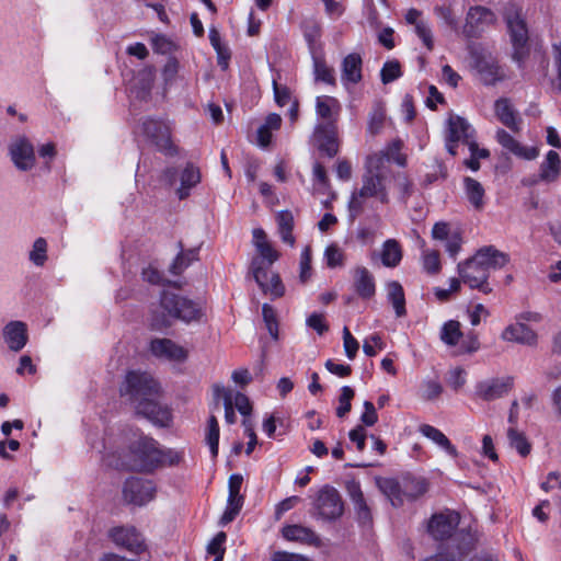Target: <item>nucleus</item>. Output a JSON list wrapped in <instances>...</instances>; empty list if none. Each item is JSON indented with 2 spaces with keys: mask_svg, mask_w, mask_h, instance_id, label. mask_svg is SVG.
Listing matches in <instances>:
<instances>
[{
  "mask_svg": "<svg viewBox=\"0 0 561 561\" xmlns=\"http://www.w3.org/2000/svg\"><path fill=\"white\" fill-rule=\"evenodd\" d=\"M313 71L317 81H322L330 85H335L336 80L334 77L333 68L329 67L324 60L320 58L313 59Z\"/></svg>",
  "mask_w": 561,
  "mask_h": 561,
  "instance_id": "a18cd8bd",
  "label": "nucleus"
},
{
  "mask_svg": "<svg viewBox=\"0 0 561 561\" xmlns=\"http://www.w3.org/2000/svg\"><path fill=\"white\" fill-rule=\"evenodd\" d=\"M459 524L456 512L446 511L432 516L428 523V533L435 540L450 538Z\"/></svg>",
  "mask_w": 561,
  "mask_h": 561,
  "instance_id": "dca6fc26",
  "label": "nucleus"
},
{
  "mask_svg": "<svg viewBox=\"0 0 561 561\" xmlns=\"http://www.w3.org/2000/svg\"><path fill=\"white\" fill-rule=\"evenodd\" d=\"M387 297L391 302L397 317H403L405 314V298L404 291L399 282L392 280L387 284Z\"/></svg>",
  "mask_w": 561,
  "mask_h": 561,
  "instance_id": "e433bc0d",
  "label": "nucleus"
},
{
  "mask_svg": "<svg viewBox=\"0 0 561 561\" xmlns=\"http://www.w3.org/2000/svg\"><path fill=\"white\" fill-rule=\"evenodd\" d=\"M388 178L389 170L386 168V158L380 154H369L365 162L362 187L353 192L348 202V209L353 217L363 211L369 198H375L381 204L389 202Z\"/></svg>",
  "mask_w": 561,
  "mask_h": 561,
  "instance_id": "f03ea898",
  "label": "nucleus"
},
{
  "mask_svg": "<svg viewBox=\"0 0 561 561\" xmlns=\"http://www.w3.org/2000/svg\"><path fill=\"white\" fill-rule=\"evenodd\" d=\"M123 494L126 502L142 506L153 500L156 485L151 480L130 478L124 484Z\"/></svg>",
  "mask_w": 561,
  "mask_h": 561,
  "instance_id": "ddd939ff",
  "label": "nucleus"
},
{
  "mask_svg": "<svg viewBox=\"0 0 561 561\" xmlns=\"http://www.w3.org/2000/svg\"><path fill=\"white\" fill-rule=\"evenodd\" d=\"M507 439L510 443V446L517 450V453L526 457L530 453V444L528 443L527 438L525 437L524 433L518 432L515 426H511L507 430Z\"/></svg>",
  "mask_w": 561,
  "mask_h": 561,
  "instance_id": "37998d69",
  "label": "nucleus"
},
{
  "mask_svg": "<svg viewBox=\"0 0 561 561\" xmlns=\"http://www.w3.org/2000/svg\"><path fill=\"white\" fill-rule=\"evenodd\" d=\"M474 130L470 124L460 116H450L448 119V131L446 136V149L451 156L457 154L459 141L468 145L473 138Z\"/></svg>",
  "mask_w": 561,
  "mask_h": 561,
  "instance_id": "4468645a",
  "label": "nucleus"
},
{
  "mask_svg": "<svg viewBox=\"0 0 561 561\" xmlns=\"http://www.w3.org/2000/svg\"><path fill=\"white\" fill-rule=\"evenodd\" d=\"M202 175L199 169L193 163H187L180 173V186L176 188V195L180 199L190 196L191 191L201 182Z\"/></svg>",
  "mask_w": 561,
  "mask_h": 561,
  "instance_id": "cd10ccee",
  "label": "nucleus"
},
{
  "mask_svg": "<svg viewBox=\"0 0 561 561\" xmlns=\"http://www.w3.org/2000/svg\"><path fill=\"white\" fill-rule=\"evenodd\" d=\"M278 226V232L283 242L293 247L295 244V237L293 234L294 229V216L289 210H282L276 216Z\"/></svg>",
  "mask_w": 561,
  "mask_h": 561,
  "instance_id": "4c0bfd02",
  "label": "nucleus"
},
{
  "mask_svg": "<svg viewBox=\"0 0 561 561\" xmlns=\"http://www.w3.org/2000/svg\"><path fill=\"white\" fill-rule=\"evenodd\" d=\"M30 261L36 266H43L47 260V242L44 238H37L30 252Z\"/></svg>",
  "mask_w": 561,
  "mask_h": 561,
  "instance_id": "09e8293b",
  "label": "nucleus"
},
{
  "mask_svg": "<svg viewBox=\"0 0 561 561\" xmlns=\"http://www.w3.org/2000/svg\"><path fill=\"white\" fill-rule=\"evenodd\" d=\"M463 336L460 323L456 320H449L444 323L440 330V340L448 346H459V353H473L479 348V341L474 334Z\"/></svg>",
  "mask_w": 561,
  "mask_h": 561,
  "instance_id": "9d476101",
  "label": "nucleus"
},
{
  "mask_svg": "<svg viewBox=\"0 0 561 561\" xmlns=\"http://www.w3.org/2000/svg\"><path fill=\"white\" fill-rule=\"evenodd\" d=\"M463 187L466 192V196L470 204L476 209L483 208V197H484V188L483 186L472 178L466 176L463 179Z\"/></svg>",
  "mask_w": 561,
  "mask_h": 561,
  "instance_id": "58836bf2",
  "label": "nucleus"
},
{
  "mask_svg": "<svg viewBox=\"0 0 561 561\" xmlns=\"http://www.w3.org/2000/svg\"><path fill=\"white\" fill-rule=\"evenodd\" d=\"M474 255H482L480 263L481 266L484 267L488 275H490L491 270L502 268L508 262V255L493 247H484L480 249Z\"/></svg>",
  "mask_w": 561,
  "mask_h": 561,
  "instance_id": "72a5a7b5",
  "label": "nucleus"
},
{
  "mask_svg": "<svg viewBox=\"0 0 561 561\" xmlns=\"http://www.w3.org/2000/svg\"><path fill=\"white\" fill-rule=\"evenodd\" d=\"M414 32L419 36V38L423 42L424 46L428 50H432L434 47V39H433L432 28H431L428 22L419 23L416 25V27L414 28Z\"/></svg>",
  "mask_w": 561,
  "mask_h": 561,
  "instance_id": "e2e57ef3",
  "label": "nucleus"
},
{
  "mask_svg": "<svg viewBox=\"0 0 561 561\" xmlns=\"http://www.w3.org/2000/svg\"><path fill=\"white\" fill-rule=\"evenodd\" d=\"M445 248L447 253L451 257H456V255L459 253L462 244V238L460 233L456 230H454L453 234L445 241Z\"/></svg>",
  "mask_w": 561,
  "mask_h": 561,
  "instance_id": "774afa93",
  "label": "nucleus"
},
{
  "mask_svg": "<svg viewBox=\"0 0 561 561\" xmlns=\"http://www.w3.org/2000/svg\"><path fill=\"white\" fill-rule=\"evenodd\" d=\"M214 396L217 400L222 399L225 408V420L228 424H234L237 416L233 410V391L224 386L214 387Z\"/></svg>",
  "mask_w": 561,
  "mask_h": 561,
  "instance_id": "ea45409f",
  "label": "nucleus"
},
{
  "mask_svg": "<svg viewBox=\"0 0 561 561\" xmlns=\"http://www.w3.org/2000/svg\"><path fill=\"white\" fill-rule=\"evenodd\" d=\"M422 265L426 273L437 274L440 271L439 253L436 250L423 249Z\"/></svg>",
  "mask_w": 561,
  "mask_h": 561,
  "instance_id": "de8ad7c7",
  "label": "nucleus"
},
{
  "mask_svg": "<svg viewBox=\"0 0 561 561\" xmlns=\"http://www.w3.org/2000/svg\"><path fill=\"white\" fill-rule=\"evenodd\" d=\"M402 260V249L394 239H388L382 244L381 262L387 267H396Z\"/></svg>",
  "mask_w": 561,
  "mask_h": 561,
  "instance_id": "c9c22d12",
  "label": "nucleus"
},
{
  "mask_svg": "<svg viewBox=\"0 0 561 561\" xmlns=\"http://www.w3.org/2000/svg\"><path fill=\"white\" fill-rule=\"evenodd\" d=\"M282 536L287 541L298 542L301 545L320 547L321 539L319 535L309 527L299 524L285 525L282 530Z\"/></svg>",
  "mask_w": 561,
  "mask_h": 561,
  "instance_id": "412c9836",
  "label": "nucleus"
},
{
  "mask_svg": "<svg viewBox=\"0 0 561 561\" xmlns=\"http://www.w3.org/2000/svg\"><path fill=\"white\" fill-rule=\"evenodd\" d=\"M419 432L430 440H432L435 445L446 451L453 458L458 456V451L456 447L451 444L449 438L438 428L430 425L422 424L419 427Z\"/></svg>",
  "mask_w": 561,
  "mask_h": 561,
  "instance_id": "473e14b6",
  "label": "nucleus"
},
{
  "mask_svg": "<svg viewBox=\"0 0 561 561\" xmlns=\"http://www.w3.org/2000/svg\"><path fill=\"white\" fill-rule=\"evenodd\" d=\"M262 316H263V320H264V323L266 325L268 333L271 334V336L274 340H277L278 322H277L276 311L274 310V308L271 305L264 304L262 306Z\"/></svg>",
  "mask_w": 561,
  "mask_h": 561,
  "instance_id": "603ef678",
  "label": "nucleus"
},
{
  "mask_svg": "<svg viewBox=\"0 0 561 561\" xmlns=\"http://www.w3.org/2000/svg\"><path fill=\"white\" fill-rule=\"evenodd\" d=\"M324 261L330 268L343 266L344 252L335 243L329 244L324 250Z\"/></svg>",
  "mask_w": 561,
  "mask_h": 561,
  "instance_id": "8fccbe9b",
  "label": "nucleus"
},
{
  "mask_svg": "<svg viewBox=\"0 0 561 561\" xmlns=\"http://www.w3.org/2000/svg\"><path fill=\"white\" fill-rule=\"evenodd\" d=\"M494 111L497 119L507 128L513 131L520 129L522 119L507 99H499L494 104Z\"/></svg>",
  "mask_w": 561,
  "mask_h": 561,
  "instance_id": "7c9ffc66",
  "label": "nucleus"
},
{
  "mask_svg": "<svg viewBox=\"0 0 561 561\" xmlns=\"http://www.w3.org/2000/svg\"><path fill=\"white\" fill-rule=\"evenodd\" d=\"M9 156L14 167L20 171H30L36 162L34 146L25 136H18L8 147Z\"/></svg>",
  "mask_w": 561,
  "mask_h": 561,
  "instance_id": "9b49d317",
  "label": "nucleus"
},
{
  "mask_svg": "<svg viewBox=\"0 0 561 561\" xmlns=\"http://www.w3.org/2000/svg\"><path fill=\"white\" fill-rule=\"evenodd\" d=\"M433 11L446 26L450 27L453 31H458L459 15L455 9L454 0H447L442 4L435 5Z\"/></svg>",
  "mask_w": 561,
  "mask_h": 561,
  "instance_id": "f704fd0d",
  "label": "nucleus"
},
{
  "mask_svg": "<svg viewBox=\"0 0 561 561\" xmlns=\"http://www.w3.org/2000/svg\"><path fill=\"white\" fill-rule=\"evenodd\" d=\"M513 386L514 379L511 376L494 377L479 381L474 393L483 401H494L508 394Z\"/></svg>",
  "mask_w": 561,
  "mask_h": 561,
  "instance_id": "f8f14e48",
  "label": "nucleus"
},
{
  "mask_svg": "<svg viewBox=\"0 0 561 561\" xmlns=\"http://www.w3.org/2000/svg\"><path fill=\"white\" fill-rule=\"evenodd\" d=\"M385 347L386 344L379 334H373L364 340L363 351L369 357H373L377 354L376 348L381 351Z\"/></svg>",
  "mask_w": 561,
  "mask_h": 561,
  "instance_id": "bf43d9fd",
  "label": "nucleus"
},
{
  "mask_svg": "<svg viewBox=\"0 0 561 561\" xmlns=\"http://www.w3.org/2000/svg\"><path fill=\"white\" fill-rule=\"evenodd\" d=\"M354 287L356 293L364 299L371 298L376 293V285L373 274L364 266H357L354 272Z\"/></svg>",
  "mask_w": 561,
  "mask_h": 561,
  "instance_id": "c85d7f7f",
  "label": "nucleus"
},
{
  "mask_svg": "<svg viewBox=\"0 0 561 561\" xmlns=\"http://www.w3.org/2000/svg\"><path fill=\"white\" fill-rule=\"evenodd\" d=\"M3 340L13 352L21 351L27 343V327L22 321H10L2 331Z\"/></svg>",
  "mask_w": 561,
  "mask_h": 561,
  "instance_id": "5701e85b",
  "label": "nucleus"
},
{
  "mask_svg": "<svg viewBox=\"0 0 561 561\" xmlns=\"http://www.w3.org/2000/svg\"><path fill=\"white\" fill-rule=\"evenodd\" d=\"M364 411L360 415V421L366 426H373L378 421V415L375 405L370 401H365Z\"/></svg>",
  "mask_w": 561,
  "mask_h": 561,
  "instance_id": "69168bd1",
  "label": "nucleus"
},
{
  "mask_svg": "<svg viewBox=\"0 0 561 561\" xmlns=\"http://www.w3.org/2000/svg\"><path fill=\"white\" fill-rule=\"evenodd\" d=\"M159 390V383L149 373L138 370L129 371L122 387V392L128 394L137 405L158 397Z\"/></svg>",
  "mask_w": 561,
  "mask_h": 561,
  "instance_id": "20e7f679",
  "label": "nucleus"
},
{
  "mask_svg": "<svg viewBox=\"0 0 561 561\" xmlns=\"http://www.w3.org/2000/svg\"><path fill=\"white\" fill-rule=\"evenodd\" d=\"M402 76L401 66L397 60L386 61L380 71L382 83L388 84Z\"/></svg>",
  "mask_w": 561,
  "mask_h": 561,
  "instance_id": "5fc2aeb1",
  "label": "nucleus"
},
{
  "mask_svg": "<svg viewBox=\"0 0 561 561\" xmlns=\"http://www.w3.org/2000/svg\"><path fill=\"white\" fill-rule=\"evenodd\" d=\"M108 538L118 548L134 554H141L147 550L144 536L134 526H115L108 530Z\"/></svg>",
  "mask_w": 561,
  "mask_h": 561,
  "instance_id": "1a4fd4ad",
  "label": "nucleus"
},
{
  "mask_svg": "<svg viewBox=\"0 0 561 561\" xmlns=\"http://www.w3.org/2000/svg\"><path fill=\"white\" fill-rule=\"evenodd\" d=\"M195 255L196 254L194 251H190L188 253H180L174 259V261L170 267V271L175 275L181 274L191 264V262L195 259Z\"/></svg>",
  "mask_w": 561,
  "mask_h": 561,
  "instance_id": "680f3d73",
  "label": "nucleus"
},
{
  "mask_svg": "<svg viewBox=\"0 0 561 561\" xmlns=\"http://www.w3.org/2000/svg\"><path fill=\"white\" fill-rule=\"evenodd\" d=\"M496 140L503 148L516 156L524 157L528 160H533L538 156L536 148H525L520 146V144L504 129L496 131Z\"/></svg>",
  "mask_w": 561,
  "mask_h": 561,
  "instance_id": "2f4dec72",
  "label": "nucleus"
},
{
  "mask_svg": "<svg viewBox=\"0 0 561 561\" xmlns=\"http://www.w3.org/2000/svg\"><path fill=\"white\" fill-rule=\"evenodd\" d=\"M314 137L319 142V147L329 157H334L339 152V140L336 127H325L317 125Z\"/></svg>",
  "mask_w": 561,
  "mask_h": 561,
  "instance_id": "bb28decb",
  "label": "nucleus"
},
{
  "mask_svg": "<svg viewBox=\"0 0 561 561\" xmlns=\"http://www.w3.org/2000/svg\"><path fill=\"white\" fill-rule=\"evenodd\" d=\"M443 392V386L437 378H426L420 383L419 396L422 400L433 401Z\"/></svg>",
  "mask_w": 561,
  "mask_h": 561,
  "instance_id": "79ce46f5",
  "label": "nucleus"
},
{
  "mask_svg": "<svg viewBox=\"0 0 561 561\" xmlns=\"http://www.w3.org/2000/svg\"><path fill=\"white\" fill-rule=\"evenodd\" d=\"M495 16L492 11L483 7L470 8L463 26V33L469 36H476L477 32L484 25L493 23Z\"/></svg>",
  "mask_w": 561,
  "mask_h": 561,
  "instance_id": "b1692460",
  "label": "nucleus"
},
{
  "mask_svg": "<svg viewBox=\"0 0 561 561\" xmlns=\"http://www.w3.org/2000/svg\"><path fill=\"white\" fill-rule=\"evenodd\" d=\"M501 337L507 342H516L533 346L537 343V334L524 322L517 321L504 329Z\"/></svg>",
  "mask_w": 561,
  "mask_h": 561,
  "instance_id": "393cba45",
  "label": "nucleus"
},
{
  "mask_svg": "<svg viewBox=\"0 0 561 561\" xmlns=\"http://www.w3.org/2000/svg\"><path fill=\"white\" fill-rule=\"evenodd\" d=\"M307 327L317 331L319 335L325 333L329 329L324 316L322 313L313 312L306 320Z\"/></svg>",
  "mask_w": 561,
  "mask_h": 561,
  "instance_id": "0e129e2a",
  "label": "nucleus"
},
{
  "mask_svg": "<svg viewBox=\"0 0 561 561\" xmlns=\"http://www.w3.org/2000/svg\"><path fill=\"white\" fill-rule=\"evenodd\" d=\"M363 60L358 54H348L342 60L341 65V82L346 90H351L363 79L362 75Z\"/></svg>",
  "mask_w": 561,
  "mask_h": 561,
  "instance_id": "aec40b11",
  "label": "nucleus"
},
{
  "mask_svg": "<svg viewBox=\"0 0 561 561\" xmlns=\"http://www.w3.org/2000/svg\"><path fill=\"white\" fill-rule=\"evenodd\" d=\"M553 66L556 77L552 82L553 88L561 93V42L552 44Z\"/></svg>",
  "mask_w": 561,
  "mask_h": 561,
  "instance_id": "4d7b16f0",
  "label": "nucleus"
},
{
  "mask_svg": "<svg viewBox=\"0 0 561 561\" xmlns=\"http://www.w3.org/2000/svg\"><path fill=\"white\" fill-rule=\"evenodd\" d=\"M354 390L350 386H343L339 397V407L336 408V415L344 417L351 411V401L354 398Z\"/></svg>",
  "mask_w": 561,
  "mask_h": 561,
  "instance_id": "6e6d98bb",
  "label": "nucleus"
},
{
  "mask_svg": "<svg viewBox=\"0 0 561 561\" xmlns=\"http://www.w3.org/2000/svg\"><path fill=\"white\" fill-rule=\"evenodd\" d=\"M481 257L482 255H473L469 260L459 263L457 271L461 280L470 288L489 294L492 291V288L488 283L489 275L484 267L481 266Z\"/></svg>",
  "mask_w": 561,
  "mask_h": 561,
  "instance_id": "6e6552de",
  "label": "nucleus"
},
{
  "mask_svg": "<svg viewBox=\"0 0 561 561\" xmlns=\"http://www.w3.org/2000/svg\"><path fill=\"white\" fill-rule=\"evenodd\" d=\"M467 312L470 323L473 327L479 325L482 318H486L489 316V310L482 304L474 305L469 308Z\"/></svg>",
  "mask_w": 561,
  "mask_h": 561,
  "instance_id": "338daca9",
  "label": "nucleus"
},
{
  "mask_svg": "<svg viewBox=\"0 0 561 561\" xmlns=\"http://www.w3.org/2000/svg\"><path fill=\"white\" fill-rule=\"evenodd\" d=\"M386 118V110L381 103H376L369 113L367 130L370 135L380 133Z\"/></svg>",
  "mask_w": 561,
  "mask_h": 561,
  "instance_id": "c03bdc74",
  "label": "nucleus"
},
{
  "mask_svg": "<svg viewBox=\"0 0 561 561\" xmlns=\"http://www.w3.org/2000/svg\"><path fill=\"white\" fill-rule=\"evenodd\" d=\"M160 308L162 309L161 313L154 310L151 316V327L157 330L169 327L171 319L191 322L201 319L203 316L199 304L170 291L162 293Z\"/></svg>",
  "mask_w": 561,
  "mask_h": 561,
  "instance_id": "7ed1b4c3",
  "label": "nucleus"
},
{
  "mask_svg": "<svg viewBox=\"0 0 561 561\" xmlns=\"http://www.w3.org/2000/svg\"><path fill=\"white\" fill-rule=\"evenodd\" d=\"M184 455V449L163 447L151 437L139 436L130 444L123 466L133 471L152 473L159 468L182 463Z\"/></svg>",
  "mask_w": 561,
  "mask_h": 561,
  "instance_id": "f257e3e1",
  "label": "nucleus"
},
{
  "mask_svg": "<svg viewBox=\"0 0 561 561\" xmlns=\"http://www.w3.org/2000/svg\"><path fill=\"white\" fill-rule=\"evenodd\" d=\"M345 490L350 496L358 518L366 523L370 520V510L365 501L360 484L358 481L352 479L345 482Z\"/></svg>",
  "mask_w": 561,
  "mask_h": 561,
  "instance_id": "a878e982",
  "label": "nucleus"
},
{
  "mask_svg": "<svg viewBox=\"0 0 561 561\" xmlns=\"http://www.w3.org/2000/svg\"><path fill=\"white\" fill-rule=\"evenodd\" d=\"M206 442L210 448L213 457H216L219 448V425L215 415H210L208 419Z\"/></svg>",
  "mask_w": 561,
  "mask_h": 561,
  "instance_id": "49530a36",
  "label": "nucleus"
},
{
  "mask_svg": "<svg viewBox=\"0 0 561 561\" xmlns=\"http://www.w3.org/2000/svg\"><path fill=\"white\" fill-rule=\"evenodd\" d=\"M474 67L479 79L486 85H494L506 79L505 70L492 56L478 57Z\"/></svg>",
  "mask_w": 561,
  "mask_h": 561,
  "instance_id": "6ab92c4d",
  "label": "nucleus"
},
{
  "mask_svg": "<svg viewBox=\"0 0 561 561\" xmlns=\"http://www.w3.org/2000/svg\"><path fill=\"white\" fill-rule=\"evenodd\" d=\"M313 507L316 511L314 516L325 522L339 519L344 512L342 497L339 491L331 485H324L319 490Z\"/></svg>",
  "mask_w": 561,
  "mask_h": 561,
  "instance_id": "423d86ee",
  "label": "nucleus"
},
{
  "mask_svg": "<svg viewBox=\"0 0 561 561\" xmlns=\"http://www.w3.org/2000/svg\"><path fill=\"white\" fill-rule=\"evenodd\" d=\"M311 248L310 245H306L300 254L299 279L301 283H306L311 278Z\"/></svg>",
  "mask_w": 561,
  "mask_h": 561,
  "instance_id": "864d4df0",
  "label": "nucleus"
},
{
  "mask_svg": "<svg viewBox=\"0 0 561 561\" xmlns=\"http://www.w3.org/2000/svg\"><path fill=\"white\" fill-rule=\"evenodd\" d=\"M151 354L168 362L182 363L187 358L188 351L170 339H153L149 347Z\"/></svg>",
  "mask_w": 561,
  "mask_h": 561,
  "instance_id": "f3484780",
  "label": "nucleus"
},
{
  "mask_svg": "<svg viewBox=\"0 0 561 561\" xmlns=\"http://www.w3.org/2000/svg\"><path fill=\"white\" fill-rule=\"evenodd\" d=\"M343 346H344L346 357L348 359H354L358 352L359 343L351 334L347 327H344V329H343Z\"/></svg>",
  "mask_w": 561,
  "mask_h": 561,
  "instance_id": "13d9d810",
  "label": "nucleus"
},
{
  "mask_svg": "<svg viewBox=\"0 0 561 561\" xmlns=\"http://www.w3.org/2000/svg\"><path fill=\"white\" fill-rule=\"evenodd\" d=\"M505 19L513 45V59L522 67L529 54L526 23L518 11H508Z\"/></svg>",
  "mask_w": 561,
  "mask_h": 561,
  "instance_id": "0eeeda50",
  "label": "nucleus"
},
{
  "mask_svg": "<svg viewBox=\"0 0 561 561\" xmlns=\"http://www.w3.org/2000/svg\"><path fill=\"white\" fill-rule=\"evenodd\" d=\"M402 141L399 139H396L391 141L385 150H381L379 152H375L374 154H380L386 158V168L389 170V162L393 161L400 167H404L407 163V158L404 154L401 153L402 149Z\"/></svg>",
  "mask_w": 561,
  "mask_h": 561,
  "instance_id": "a19ab883",
  "label": "nucleus"
},
{
  "mask_svg": "<svg viewBox=\"0 0 561 561\" xmlns=\"http://www.w3.org/2000/svg\"><path fill=\"white\" fill-rule=\"evenodd\" d=\"M342 105L340 101L331 95H319L316 98V114L325 127H336Z\"/></svg>",
  "mask_w": 561,
  "mask_h": 561,
  "instance_id": "a211bd4d",
  "label": "nucleus"
},
{
  "mask_svg": "<svg viewBox=\"0 0 561 561\" xmlns=\"http://www.w3.org/2000/svg\"><path fill=\"white\" fill-rule=\"evenodd\" d=\"M157 397H152L147 401H144L137 405L139 413L144 414L153 424L167 427L171 424L172 415L171 411L157 402Z\"/></svg>",
  "mask_w": 561,
  "mask_h": 561,
  "instance_id": "4be33fe9",
  "label": "nucleus"
},
{
  "mask_svg": "<svg viewBox=\"0 0 561 561\" xmlns=\"http://www.w3.org/2000/svg\"><path fill=\"white\" fill-rule=\"evenodd\" d=\"M139 133L165 154L172 156L175 153L176 150L171 140V126L169 122L146 117L139 126Z\"/></svg>",
  "mask_w": 561,
  "mask_h": 561,
  "instance_id": "39448f33",
  "label": "nucleus"
},
{
  "mask_svg": "<svg viewBox=\"0 0 561 561\" xmlns=\"http://www.w3.org/2000/svg\"><path fill=\"white\" fill-rule=\"evenodd\" d=\"M251 268L255 282L265 294L271 295L273 298H278L284 295L285 288L279 276L270 273L267 267L262 266L260 260L254 259Z\"/></svg>",
  "mask_w": 561,
  "mask_h": 561,
  "instance_id": "2eb2a0df",
  "label": "nucleus"
},
{
  "mask_svg": "<svg viewBox=\"0 0 561 561\" xmlns=\"http://www.w3.org/2000/svg\"><path fill=\"white\" fill-rule=\"evenodd\" d=\"M227 535L224 531H219L207 545V553L213 556H225Z\"/></svg>",
  "mask_w": 561,
  "mask_h": 561,
  "instance_id": "052dcab7",
  "label": "nucleus"
},
{
  "mask_svg": "<svg viewBox=\"0 0 561 561\" xmlns=\"http://www.w3.org/2000/svg\"><path fill=\"white\" fill-rule=\"evenodd\" d=\"M561 175V159L557 151L549 150L540 164L539 179L546 183L556 182Z\"/></svg>",
  "mask_w": 561,
  "mask_h": 561,
  "instance_id": "c756f323",
  "label": "nucleus"
},
{
  "mask_svg": "<svg viewBox=\"0 0 561 561\" xmlns=\"http://www.w3.org/2000/svg\"><path fill=\"white\" fill-rule=\"evenodd\" d=\"M151 46L154 53L168 55L175 50L174 42L163 34H154L151 36Z\"/></svg>",
  "mask_w": 561,
  "mask_h": 561,
  "instance_id": "3c124183",
  "label": "nucleus"
}]
</instances>
